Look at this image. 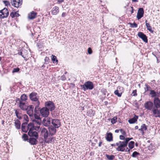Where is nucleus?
Masks as SVG:
<instances>
[{
	"instance_id": "4c0bfd02",
	"label": "nucleus",
	"mask_w": 160,
	"mask_h": 160,
	"mask_svg": "<svg viewBox=\"0 0 160 160\" xmlns=\"http://www.w3.org/2000/svg\"><path fill=\"white\" fill-rule=\"evenodd\" d=\"M145 87L144 88L145 92H146L148 91L151 90L150 89H151V88L147 84L145 85Z\"/></svg>"
},
{
	"instance_id": "72a5a7b5",
	"label": "nucleus",
	"mask_w": 160,
	"mask_h": 160,
	"mask_svg": "<svg viewBox=\"0 0 160 160\" xmlns=\"http://www.w3.org/2000/svg\"><path fill=\"white\" fill-rule=\"evenodd\" d=\"M106 156L108 160H112L115 158V156L113 155H109L108 154H106Z\"/></svg>"
},
{
	"instance_id": "423d86ee",
	"label": "nucleus",
	"mask_w": 160,
	"mask_h": 160,
	"mask_svg": "<svg viewBox=\"0 0 160 160\" xmlns=\"http://www.w3.org/2000/svg\"><path fill=\"white\" fill-rule=\"evenodd\" d=\"M40 103L39 102H38L36 103V106L34 110V116L36 119L41 120L40 116L39 115L40 114L39 111L40 112V110L41 109L39 108Z\"/></svg>"
},
{
	"instance_id": "bf43d9fd",
	"label": "nucleus",
	"mask_w": 160,
	"mask_h": 160,
	"mask_svg": "<svg viewBox=\"0 0 160 160\" xmlns=\"http://www.w3.org/2000/svg\"><path fill=\"white\" fill-rule=\"evenodd\" d=\"M117 121H111V122L112 124H114Z\"/></svg>"
},
{
	"instance_id": "774afa93",
	"label": "nucleus",
	"mask_w": 160,
	"mask_h": 160,
	"mask_svg": "<svg viewBox=\"0 0 160 160\" xmlns=\"http://www.w3.org/2000/svg\"><path fill=\"white\" fill-rule=\"evenodd\" d=\"M135 129H137L138 128V126H136L135 127Z\"/></svg>"
},
{
	"instance_id": "39448f33",
	"label": "nucleus",
	"mask_w": 160,
	"mask_h": 160,
	"mask_svg": "<svg viewBox=\"0 0 160 160\" xmlns=\"http://www.w3.org/2000/svg\"><path fill=\"white\" fill-rule=\"evenodd\" d=\"M81 87L83 91H86L87 90H92L94 88L93 83L90 81H87L85 82L84 84L81 85Z\"/></svg>"
},
{
	"instance_id": "f3484780",
	"label": "nucleus",
	"mask_w": 160,
	"mask_h": 160,
	"mask_svg": "<svg viewBox=\"0 0 160 160\" xmlns=\"http://www.w3.org/2000/svg\"><path fill=\"white\" fill-rule=\"evenodd\" d=\"M18 53L19 55L22 56V57L24 58L27 55L28 52L24 48H23L22 49V51L20 52H19Z\"/></svg>"
},
{
	"instance_id": "aec40b11",
	"label": "nucleus",
	"mask_w": 160,
	"mask_h": 160,
	"mask_svg": "<svg viewBox=\"0 0 160 160\" xmlns=\"http://www.w3.org/2000/svg\"><path fill=\"white\" fill-rule=\"evenodd\" d=\"M154 103L155 106L156 108H159L160 107V100L158 98H155L154 99Z\"/></svg>"
},
{
	"instance_id": "0eeeda50",
	"label": "nucleus",
	"mask_w": 160,
	"mask_h": 160,
	"mask_svg": "<svg viewBox=\"0 0 160 160\" xmlns=\"http://www.w3.org/2000/svg\"><path fill=\"white\" fill-rule=\"evenodd\" d=\"M45 108H46L50 111L54 110L55 108L54 103L52 101H49L45 102Z\"/></svg>"
},
{
	"instance_id": "4be33fe9",
	"label": "nucleus",
	"mask_w": 160,
	"mask_h": 160,
	"mask_svg": "<svg viewBox=\"0 0 160 160\" xmlns=\"http://www.w3.org/2000/svg\"><path fill=\"white\" fill-rule=\"evenodd\" d=\"M152 106V103L150 102H148L145 104V108L149 110H151Z\"/></svg>"
},
{
	"instance_id": "c85d7f7f",
	"label": "nucleus",
	"mask_w": 160,
	"mask_h": 160,
	"mask_svg": "<svg viewBox=\"0 0 160 160\" xmlns=\"http://www.w3.org/2000/svg\"><path fill=\"white\" fill-rule=\"evenodd\" d=\"M134 146V141H130L128 144V147L130 149H132Z\"/></svg>"
},
{
	"instance_id": "473e14b6",
	"label": "nucleus",
	"mask_w": 160,
	"mask_h": 160,
	"mask_svg": "<svg viewBox=\"0 0 160 160\" xmlns=\"http://www.w3.org/2000/svg\"><path fill=\"white\" fill-rule=\"evenodd\" d=\"M10 16L12 17L13 18L14 17H18L19 16V14L17 13V12H12L10 14Z\"/></svg>"
},
{
	"instance_id": "5fc2aeb1",
	"label": "nucleus",
	"mask_w": 160,
	"mask_h": 160,
	"mask_svg": "<svg viewBox=\"0 0 160 160\" xmlns=\"http://www.w3.org/2000/svg\"><path fill=\"white\" fill-rule=\"evenodd\" d=\"M132 94H133V96H135L137 95V93H136V90H134L133 91Z\"/></svg>"
},
{
	"instance_id": "338daca9",
	"label": "nucleus",
	"mask_w": 160,
	"mask_h": 160,
	"mask_svg": "<svg viewBox=\"0 0 160 160\" xmlns=\"http://www.w3.org/2000/svg\"><path fill=\"white\" fill-rule=\"evenodd\" d=\"M132 1L134 2H137L138 1V0H132Z\"/></svg>"
},
{
	"instance_id": "cd10ccee",
	"label": "nucleus",
	"mask_w": 160,
	"mask_h": 160,
	"mask_svg": "<svg viewBox=\"0 0 160 160\" xmlns=\"http://www.w3.org/2000/svg\"><path fill=\"white\" fill-rule=\"evenodd\" d=\"M42 123L44 126L46 127L48 126L51 123V121H42Z\"/></svg>"
},
{
	"instance_id": "de8ad7c7",
	"label": "nucleus",
	"mask_w": 160,
	"mask_h": 160,
	"mask_svg": "<svg viewBox=\"0 0 160 160\" xmlns=\"http://www.w3.org/2000/svg\"><path fill=\"white\" fill-rule=\"evenodd\" d=\"M22 118L23 120H28V117L26 114L22 115Z\"/></svg>"
},
{
	"instance_id": "c756f323",
	"label": "nucleus",
	"mask_w": 160,
	"mask_h": 160,
	"mask_svg": "<svg viewBox=\"0 0 160 160\" xmlns=\"http://www.w3.org/2000/svg\"><path fill=\"white\" fill-rule=\"evenodd\" d=\"M95 112L92 109H90L87 112V114L90 117H91L93 116Z\"/></svg>"
},
{
	"instance_id": "f03ea898",
	"label": "nucleus",
	"mask_w": 160,
	"mask_h": 160,
	"mask_svg": "<svg viewBox=\"0 0 160 160\" xmlns=\"http://www.w3.org/2000/svg\"><path fill=\"white\" fill-rule=\"evenodd\" d=\"M40 135L43 137L45 142L47 143H51L54 137H51L48 132V131L45 128H43L40 130Z\"/></svg>"
},
{
	"instance_id": "7ed1b4c3",
	"label": "nucleus",
	"mask_w": 160,
	"mask_h": 160,
	"mask_svg": "<svg viewBox=\"0 0 160 160\" xmlns=\"http://www.w3.org/2000/svg\"><path fill=\"white\" fill-rule=\"evenodd\" d=\"M60 121H52V123L53 126H50L48 128L49 131V134L51 137L54 135L56 132V130L55 128H59L60 126Z\"/></svg>"
},
{
	"instance_id": "052dcab7",
	"label": "nucleus",
	"mask_w": 160,
	"mask_h": 160,
	"mask_svg": "<svg viewBox=\"0 0 160 160\" xmlns=\"http://www.w3.org/2000/svg\"><path fill=\"white\" fill-rule=\"evenodd\" d=\"M26 128V127H24L23 129H22L23 131L24 132H27V131H26L25 130V128Z\"/></svg>"
},
{
	"instance_id": "2f4dec72",
	"label": "nucleus",
	"mask_w": 160,
	"mask_h": 160,
	"mask_svg": "<svg viewBox=\"0 0 160 160\" xmlns=\"http://www.w3.org/2000/svg\"><path fill=\"white\" fill-rule=\"evenodd\" d=\"M37 46L38 47V49L39 51H42L43 48V46L42 44L41 43H38L37 44Z\"/></svg>"
},
{
	"instance_id": "6ab92c4d",
	"label": "nucleus",
	"mask_w": 160,
	"mask_h": 160,
	"mask_svg": "<svg viewBox=\"0 0 160 160\" xmlns=\"http://www.w3.org/2000/svg\"><path fill=\"white\" fill-rule=\"evenodd\" d=\"M121 88L122 89V88L120 86H118L117 88V89L115 90L114 92V94L118 97H120L122 94V91H119V89H120Z\"/></svg>"
},
{
	"instance_id": "ea45409f",
	"label": "nucleus",
	"mask_w": 160,
	"mask_h": 160,
	"mask_svg": "<svg viewBox=\"0 0 160 160\" xmlns=\"http://www.w3.org/2000/svg\"><path fill=\"white\" fill-rule=\"evenodd\" d=\"M139 154H140L138 152L135 151L132 153V156L133 157L136 158L138 155H139Z\"/></svg>"
},
{
	"instance_id": "6e6d98bb",
	"label": "nucleus",
	"mask_w": 160,
	"mask_h": 160,
	"mask_svg": "<svg viewBox=\"0 0 160 160\" xmlns=\"http://www.w3.org/2000/svg\"><path fill=\"white\" fill-rule=\"evenodd\" d=\"M61 79L62 80H64L66 79V78L65 76H62L61 77Z\"/></svg>"
},
{
	"instance_id": "4468645a",
	"label": "nucleus",
	"mask_w": 160,
	"mask_h": 160,
	"mask_svg": "<svg viewBox=\"0 0 160 160\" xmlns=\"http://www.w3.org/2000/svg\"><path fill=\"white\" fill-rule=\"evenodd\" d=\"M33 106L32 105H30L28 106L26 109L25 110L27 111V114L30 116H33Z\"/></svg>"
},
{
	"instance_id": "8fccbe9b",
	"label": "nucleus",
	"mask_w": 160,
	"mask_h": 160,
	"mask_svg": "<svg viewBox=\"0 0 160 160\" xmlns=\"http://www.w3.org/2000/svg\"><path fill=\"white\" fill-rule=\"evenodd\" d=\"M88 51L89 54H91L92 53V51L91 48H88Z\"/></svg>"
},
{
	"instance_id": "3c124183",
	"label": "nucleus",
	"mask_w": 160,
	"mask_h": 160,
	"mask_svg": "<svg viewBox=\"0 0 160 160\" xmlns=\"http://www.w3.org/2000/svg\"><path fill=\"white\" fill-rule=\"evenodd\" d=\"M138 116L135 115V116L131 119H130L128 120H137L138 119Z\"/></svg>"
},
{
	"instance_id": "9b49d317",
	"label": "nucleus",
	"mask_w": 160,
	"mask_h": 160,
	"mask_svg": "<svg viewBox=\"0 0 160 160\" xmlns=\"http://www.w3.org/2000/svg\"><path fill=\"white\" fill-rule=\"evenodd\" d=\"M16 101L17 103L19 104V107L21 109L25 110L26 109L28 106L26 105V102H21L19 98H17Z\"/></svg>"
},
{
	"instance_id": "f704fd0d",
	"label": "nucleus",
	"mask_w": 160,
	"mask_h": 160,
	"mask_svg": "<svg viewBox=\"0 0 160 160\" xmlns=\"http://www.w3.org/2000/svg\"><path fill=\"white\" fill-rule=\"evenodd\" d=\"M15 126L18 129L20 128V123L19 121H16L15 122Z\"/></svg>"
},
{
	"instance_id": "a878e982",
	"label": "nucleus",
	"mask_w": 160,
	"mask_h": 160,
	"mask_svg": "<svg viewBox=\"0 0 160 160\" xmlns=\"http://www.w3.org/2000/svg\"><path fill=\"white\" fill-rule=\"evenodd\" d=\"M15 114L17 118L19 119H22V114L20 113L19 111L16 110L15 111Z\"/></svg>"
},
{
	"instance_id": "58836bf2",
	"label": "nucleus",
	"mask_w": 160,
	"mask_h": 160,
	"mask_svg": "<svg viewBox=\"0 0 160 160\" xmlns=\"http://www.w3.org/2000/svg\"><path fill=\"white\" fill-rule=\"evenodd\" d=\"M22 138L25 141H27L28 140V136L27 134H24L22 136Z\"/></svg>"
},
{
	"instance_id": "bb28decb",
	"label": "nucleus",
	"mask_w": 160,
	"mask_h": 160,
	"mask_svg": "<svg viewBox=\"0 0 160 160\" xmlns=\"http://www.w3.org/2000/svg\"><path fill=\"white\" fill-rule=\"evenodd\" d=\"M147 20L145 21V23L147 29L151 32H153V31L152 30V28L149 23H148Z\"/></svg>"
},
{
	"instance_id": "09e8293b",
	"label": "nucleus",
	"mask_w": 160,
	"mask_h": 160,
	"mask_svg": "<svg viewBox=\"0 0 160 160\" xmlns=\"http://www.w3.org/2000/svg\"><path fill=\"white\" fill-rule=\"evenodd\" d=\"M101 92L103 93L104 95H106L107 92L106 89L104 88H102L101 89Z\"/></svg>"
},
{
	"instance_id": "13d9d810",
	"label": "nucleus",
	"mask_w": 160,
	"mask_h": 160,
	"mask_svg": "<svg viewBox=\"0 0 160 160\" xmlns=\"http://www.w3.org/2000/svg\"><path fill=\"white\" fill-rule=\"evenodd\" d=\"M117 118L116 117H113L112 119H111V120H117Z\"/></svg>"
},
{
	"instance_id": "4d7b16f0",
	"label": "nucleus",
	"mask_w": 160,
	"mask_h": 160,
	"mask_svg": "<svg viewBox=\"0 0 160 160\" xmlns=\"http://www.w3.org/2000/svg\"><path fill=\"white\" fill-rule=\"evenodd\" d=\"M66 14L65 12H63L62 14V17H64L66 16Z\"/></svg>"
},
{
	"instance_id": "e433bc0d",
	"label": "nucleus",
	"mask_w": 160,
	"mask_h": 160,
	"mask_svg": "<svg viewBox=\"0 0 160 160\" xmlns=\"http://www.w3.org/2000/svg\"><path fill=\"white\" fill-rule=\"evenodd\" d=\"M52 59L54 63H58V60L57 59L56 57L55 56L52 55Z\"/></svg>"
},
{
	"instance_id": "9d476101",
	"label": "nucleus",
	"mask_w": 160,
	"mask_h": 160,
	"mask_svg": "<svg viewBox=\"0 0 160 160\" xmlns=\"http://www.w3.org/2000/svg\"><path fill=\"white\" fill-rule=\"evenodd\" d=\"M9 15V12L8 10L4 8L2 10L0 11V18H3L7 17Z\"/></svg>"
},
{
	"instance_id": "b1692460",
	"label": "nucleus",
	"mask_w": 160,
	"mask_h": 160,
	"mask_svg": "<svg viewBox=\"0 0 160 160\" xmlns=\"http://www.w3.org/2000/svg\"><path fill=\"white\" fill-rule=\"evenodd\" d=\"M59 12V8L58 7H55L53 8L52 13L53 15H56Z\"/></svg>"
},
{
	"instance_id": "e2e57ef3",
	"label": "nucleus",
	"mask_w": 160,
	"mask_h": 160,
	"mask_svg": "<svg viewBox=\"0 0 160 160\" xmlns=\"http://www.w3.org/2000/svg\"><path fill=\"white\" fill-rule=\"evenodd\" d=\"M120 131V130L116 129L115 130V132L116 133H118Z\"/></svg>"
},
{
	"instance_id": "603ef678",
	"label": "nucleus",
	"mask_w": 160,
	"mask_h": 160,
	"mask_svg": "<svg viewBox=\"0 0 160 160\" xmlns=\"http://www.w3.org/2000/svg\"><path fill=\"white\" fill-rule=\"evenodd\" d=\"M27 124V123H23L22 125V129H23L24 127H25V125Z\"/></svg>"
},
{
	"instance_id": "f257e3e1",
	"label": "nucleus",
	"mask_w": 160,
	"mask_h": 160,
	"mask_svg": "<svg viewBox=\"0 0 160 160\" xmlns=\"http://www.w3.org/2000/svg\"><path fill=\"white\" fill-rule=\"evenodd\" d=\"M132 139V138H126L125 141H120L115 143L116 146H118L116 148V150L118 151L124 152L125 150V148L127 146L128 142L131 140Z\"/></svg>"
},
{
	"instance_id": "79ce46f5",
	"label": "nucleus",
	"mask_w": 160,
	"mask_h": 160,
	"mask_svg": "<svg viewBox=\"0 0 160 160\" xmlns=\"http://www.w3.org/2000/svg\"><path fill=\"white\" fill-rule=\"evenodd\" d=\"M20 70V69L18 68H14L12 71V73H15L18 72Z\"/></svg>"
},
{
	"instance_id": "7c9ffc66",
	"label": "nucleus",
	"mask_w": 160,
	"mask_h": 160,
	"mask_svg": "<svg viewBox=\"0 0 160 160\" xmlns=\"http://www.w3.org/2000/svg\"><path fill=\"white\" fill-rule=\"evenodd\" d=\"M147 129V126L144 124H143L141 126L140 128L138 130L141 131H146Z\"/></svg>"
},
{
	"instance_id": "dca6fc26",
	"label": "nucleus",
	"mask_w": 160,
	"mask_h": 160,
	"mask_svg": "<svg viewBox=\"0 0 160 160\" xmlns=\"http://www.w3.org/2000/svg\"><path fill=\"white\" fill-rule=\"evenodd\" d=\"M138 36L140 38L142 39L144 42L146 43L148 42V40L147 36L144 34L143 32H139L138 34Z\"/></svg>"
},
{
	"instance_id": "0e129e2a",
	"label": "nucleus",
	"mask_w": 160,
	"mask_h": 160,
	"mask_svg": "<svg viewBox=\"0 0 160 160\" xmlns=\"http://www.w3.org/2000/svg\"><path fill=\"white\" fill-rule=\"evenodd\" d=\"M104 104H105V105L107 106V104H108V102H107V101H105L104 102Z\"/></svg>"
},
{
	"instance_id": "864d4df0",
	"label": "nucleus",
	"mask_w": 160,
	"mask_h": 160,
	"mask_svg": "<svg viewBox=\"0 0 160 160\" xmlns=\"http://www.w3.org/2000/svg\"><path fill=\"white\" fill-rule=\"evenodd\" d=\"M137 121H128L130 124H133L135 123Z\"/></svg>"
},
{
	"instance_id": "37998d69",
	"label": "nucleus",
	"mask_w": 160,
	"mask_h": 160,
	"mask_svg": "<svg viewBox=\"0 0 160 160\" xmlns=\"http://www.w3.org/2000/svg\"><path fill=\"white\" fill-rule=\"evenodd\" d=\"M45 60V64H48L49 62V58L46 57L44 59Z\"/></svg>"
},
{
	"instance_id": "c03bdc74",
	"label": "nucleus",
	"mask_w": 160,
	"mask_h": 160,
	"mask_svg": "<svg viewBox=\"0 0 160 160\" xmlns=\"http://www.w3.org/2000/svg\"><path fill=\"white\" fill-rule=\"evenodd\" d=\"M3 2L5 4V6H8L10 5V4L9 2L8 1H6V0L3 1Z\"/></svg>"
},
{
	"instance_id": "20e7f679",
	"label": "nucleus",
	"mask_w": 160,
	"mask_h": 160,
	"mask_svg": "<svg viewBox=\"0 0 160 160\" xmlns=\"http://www.w3.org/2000/svg\"><path fill=\"white\" fill-rule=\"evenodd\" d=\"M40 113L39 115L40 116L41 118L42 117H44V118L43 120H46L45 119V118L48 117L50 112L48 108L44 107L40 109Z\"/></svg>"
},
{
	"instance_id": "f8f14e48",
	"label": "nucleus",
	"mask_w": 160,
	"mask_h": 160,
	"mask_svg": "<svg viewBox=\"0 0 160 160\" xmlns=\"http://www.w3.org/2000/svg\"><path fill=\"white\" fill-rule=\"evenodd\" d=\"M32 121V123L31 122L29 123L28 126L26 127V128L28 130H29L31 129H34V124H35L36 123H37L39 125H40L41 123V122L42 121H40V122L39 121Z\"/></svg>"
},
{
	"instance_id": "1a4fd4ad",
	"label": "nucleus",
	"mask_w": 160,
	"mask_h": 160,
	"mask_svg": "<svg viewBox=\"0 0 160 160\" xmlns=\"http://www.w3.org/2000/svg\"><path fill=\"white\" fill-rule=\"evenodd\" d=\"M22 0H11V2L12 6L14 7L18 8L22 4Z\"/></svg>"
},
{
	"instance_id": "6e6552de",
	"label": "nucleus",
	"mask_w": 160,
	"mask_h": 160,
	"mask_svg": "<svg viewBox=\"0 0 160 160\" xmlns=\"http://www.w3.org/2000/svg\"><path fill=\"white\" fill-rule=\"evenodd\" d=\"M29 98L32 101L35 102L36 103L38 102H39L38 100L39 97L38 94L35 92H32L29 95Z\"/></svg>"
},
{
	"instance_id": "412c9836",
	"label": "nucleus",
	"mask_w": 160,
	"mask_h": 160,
	"mask_svg": "<svg viewBox=\"0 0 160 160\" xmlns=\"http://www.w3.org/2000/svg\"><path fill=\"white\" fill-rule=\"evenodd\" d=\"M37 139L36 138H29V142L31 145H36L38 143V141L37 140Z\"/></svg>"
},
{
	"instance_id": "2eb2a0df",
	"label": "nucleus",
	"mask_w": 160,
	"mask_h": 160,
	"mask_svg": "<svg viewBox=\"0 0 160 160\" xmlns=\"http://www.w3.org/2000/svg\"><path fill=\"white\" fill-rule=\"evenodd\" d=\"M144 11L142 8H139L138 10L137 18L138 20L140 19L143 17Z\"/></svg>"
},
{
	"instance_id": "69168bd1",
	"label": "nucleus",
	"mask_w": 160,
	"mask_h": 160,
	"mask_svg": "<svg viewBox=\"0 0 160 160\" xmlns=\"http://www.w3.org/2000/svg\"><path fill=\"white\" fill-rule=\"evenodd\" d=\"M64 0H58V2H59L61 3Z\"/></svg>"
},
{
	"instance_id": "680f3d73",
	"label": "nucleus",
	"mask_w": 160,
	"mask_h": 160,
	"mask_svg": "<svg viewBox=\"0 0 160 160\" xmlns=\"http://www.w3.org/2000/svg\"><path fill=\"white\" fill-rule=\"evenodd\" d=\"M131 8L132 9V11H131V13L132 14V13H133V10H134V9H133V7H131Z\"/></svg>"
},
{
	"instance_id": "a19ab883",
	"label": "nucleus",
	"mask_w": 160,
	"mask_h": 160,
	"mask_svg": "<svg viewBox=\"0 0 160 160\" xmlns=\"http://www.w3.org/2000/svg\"><path fill=\"white\" fill-rule=\"evenodd\" d=\"M131 25V27L132 28H136L137 27V24L135 22H134L133 23H130Z\"/></svg>"
},
{
	"instance_id": "ddd939ff",
	"label": "nucleus",
	"mask_w": 160,
	"mask_h": 160,
	"mask_svg": "<svg viewBox=\"0 0 160 160\" xmlns=\"http://www.w3.org/2000/svg\"><path fill=\"white\" fill-rule=\"evenodd\" d=\"M28 134L30 137H34L36 139H38V133L34 129L29 130Z\"/></svg>"
},
{
	"instance_id": "c9c22d12",
	"label": "nucleus",
	"mask_w": 160,
	"mask_h": 160,
	"mask_svg": "<svg viewBox=\"0 0 160 160\" xmlns=\"http://www.w3.org/2000/svg\"><path fill=\"white\" fill-rule=\"evenodd\" d=\"M150 94L151 95L152 97H155L157 95L156 92L154 90H150Z\"/></svg>"
},
{
	"instance_id": "a211bd4d",
	"label": "nucleus",
	"mask_w": 160,
	"mask_h": 160,
	"mask_svg": "<svg viewBox=\"0 0 160 160\" xmlns=\"http://www.w3.org/2000/svg\"><path fill=\"white\" fill-rule=\"evenodd\" d=\"M37 14V13L32 11L28 14V18L30 19H33L36 17Z\"/></svg>"
},
{
	"instance_id": "a18cd8bd",
	"label": "nucleus",
	"mask_w": 160,
	"mask_h": 160,
	"mask_svg": "<svg viewBox=\"0 0 160 160\" xmlns=\"http://www.w3.org/2000/svg\"><path fill=\"white\" fill-rule=\"evenodd\" d=\"M124 136L123 135H121L119 136L120 139L122 140V141H125V136Z\"/></svg>"
},
{
	"instance_id": "49530a36",
	"label": "nucleus",
	"mask_w": 160,
	"mask_h": 160,
	"mask_svg": "<svg viewBox=\"0 0 160 160\" xmlns=\"http://www.w3.org/2000/svg\"><path fill=\"white\" fill-rule=\"evenodd\" d=\"M120 131L122 135L126 136V132L123 129H120Z\"/></svg>"
},
{
	"instance_id": "5701e85b",
	"label": "nucleus",
	"mask_w": 160,
	"mask_h": 160,
	"mask_svg": "<svg viewBox=\"0 0 160 160\" xmlns=\"http://www.w3.org/2000/svg\"><path fill=\"white\" fill-rule=\"evenodd\" d=\"M106 139L107 141L109 142L112 141L113 138L112 134L111 132L107 133V137H106Z\"/></svg>"
},
{
	"instance_id": "393cba45",
	"label": "nucleus",
	"mask_w": 160,
	"mask_h": 160,
	"mask_svg": "<svg viewBox=\"0 0 160 160\" xmlns=\"http://www.w3.org/2000/svg\"><path fill=\"white\" fill-rule=\"evenodd\" d=\"M28 96L25 94H23L22 95L21 97V99H20V101L21 102H26V100L27 99Z\"/></svg>"
}]
</instances>
